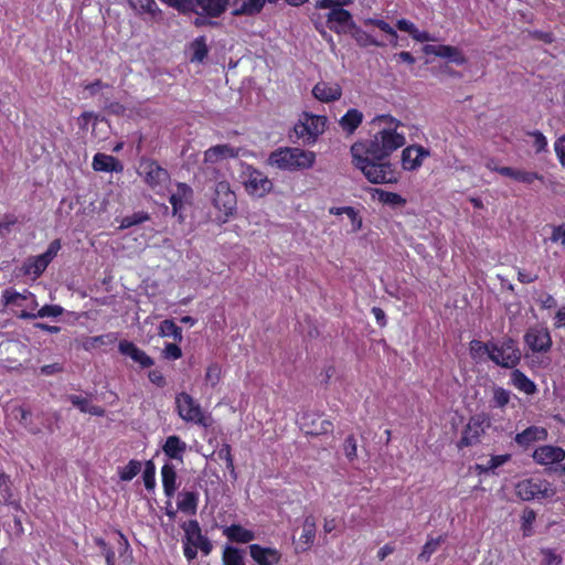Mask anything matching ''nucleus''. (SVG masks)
Masks as SVG:
<instances>
[{"label": "nucleus", "mask_w": 565, "mask_h": 565, "mask_svg": "<svg viewBox=\"0 0 565 565\" xmlns=\"http://www.w3.org/2000/svg\"><path fill=\"white\" fill-rule=\"evenodd\" d=\"M373 121L383 125V127L370 141L363 143L369 154L373 159L381 161L405 146L406 137L404 129L406 125L391 115H380Z\"/></svg>", "instance_id": "f257e3e1"}, {"label": "nucleus", "mask_w": 565, "mask_h": 565, "mask_svg": "<svg viewBox=\"0 0 565 565\" xmlns=\"http://www.w3.org/2000/svg\"><path fill=\"white\" fill-rule=\"evenodd\" d=\"M353 164L362 171L365 178L375 184L397 182V173L388 162H375L369 154L363 142H355L351 147Z\"/></svg>", "instance_id": "f03ea898"}, {"label": "nucleus", "mask_w": 565, "mask_h": 565, "mask_svg": "<svg viewBox=\"0 0 565 565\" xmlns=\"http://www.w3.org/2000/svg\"><path fill=\"white\" fill-rule=\"evenodd\" d=\"M315 161V152L297 147L278 148L267 159L269 166L285 171L310 169Z\"/></svg>", "instance_id": "7ed1b4c3"}, {"label": "nucleus", "mask_w": 565, "mask_h": 565, "mask_svg": "<svg viewBox=\"0 0 565 565\" xmlns=\"http://www.w3.org/2000/svg\"><path fill=\"white\" fill-rule=\"evenodd\" d=\"M239 180L247 194L254 198H264L273 190L271 180L249 164H242Z\"/></svg>", "instance_id": "20e7f679"}, {"label": "nucleus", "mask_w": 565, "mask_h": 565, "mask_svg": "<svg viewBox=\"0 0 565 565\" xmlns=\"http://www.w3.org/2000/svg\"><path fill=\"white\" fill-rule=\"evenodd\" d=\"M212 203L218 212L216 218L222 223L226 222L235 213L237 205L236 194L227 181H218L215 184Z\"/></svg>", "instance_id": "39448f33"}, {"label": "nucleus", "mask_w": 565, "mask_h": 565, "mask_svg": "<svg viewBox=\"0 0 565 565\" xmlns=\"http://www.w3.org/2000/svg\"><path fill=\"white\" fill-rule=\"evenodd\" d=\"M175 409L180 418L185 423H193L203 427L210 425L209 417L205 415L200 403L185 392L177 394Z\"/></svg>", "instance_id": "423d86ee"}, {"label": "nucleus", "mask_w": 565, "mask_h": 565, "mask_svg": "<svg viewBox=\"0 0 565 565\" xmlns=\"http://www.w3.org/2000/svg\"><path fill=\"white\" fill-rule=\"evenodd\" d=\"M489 359L497 365L513 369L521 360V351L512 339L501 342H491Z\"/></svg>", "instance_id": "0eeeda50"}, {"label": "nucleus", "mask_w": 565, "mask_h": 565, "mask_svg": "<svg viewBox=\"0 0 565 565\" xmlns=\"http://www.w3.org/2000/svg\"><path fill=\"white\" fill-rule=\"evenodd\" d=\"M516 495L523 501H530L540 498H552L555 490L546 480L539 478L524 479L515 486Z\"/></svg>", "instance_id": "6e6552de"}, {"label": "nucleus", "mask_w": 565, "mask_h": 565, "mask_svg": "<svg viewBox=\"0 0 565 565\" xmlns=\"http://www.w3.org/2000/svg\"><path fill=\"white\" fill-rule=\"evenodd\" d=\"M327 118L324 116L303 113L295 126V132L299 138L315 141L324 131Z\"/></svg>", "instance_id": "1a4fd4ad"}, {"label": "nucleus", "mask_w": 565, "mask_h": 565, "mask_svg": "<svg viewBox=\"0 0 565 565\" xmlns=\"http://www.w3.org/2000/svg\"><path fill=\"white\" fill-rule=\"evenodd\" d=\"M60 249V241L54 239L51 242L45 253L26 259L23 265L24 273L28 275H34V277L41 276Z\"/></svg>", "instance_id": "9d476101"}, {"label": "nucleus", "mask_w": 565, "mask_h": 565, "mask_svg": "<svg viewBox=\"0 0 565 565\" xmlns=\"http://www.w3.org/2000/svg\"><path fill=\"white\" fill-rule=\"evenodd\" d=\"M139 173L143 177L145 182L158 192L167 185L170 179L168 171L151 160L140 163Z\"/></svg>", "instance_id": "9b49d317"}, {"label": "nucleus", "mask_w": 565, "mask_h": 565, "mask_svg": "<svg viewBox=\"0 0 565 565\" xmlns=\"http://www.w3.org/2000/svg\"><path fill=\"white\" fill-rule=\"evenodd\" d=\"M524 342L532 352L546 353L551 350L552 338L547 328L534 326L526 330Z\"/></svg>", "instance_id": "f8f14e48"}, {"label": "nucleus", "mask_w": 565, "mask_h": 565, "mask_svg": "<svg viewBox=\"0 0 565 565\" xmlns=\"http://www.w3.org/2000/svg\"><path fill=\"white\" fill-rule=\"evenodd\" d=\"M430 157V151L422 145H411L403 149L401 156L402 168L405 171L418 170L424 160Z\"/></svg>", "instance_id": "ddd939ff"}, {"label": "nucleus", "mask_w": 565, "mask_h": 565, "mask_svg": "<svg viewBox=\"0 0 565 565\" xmlns=\"http://www.w3.org/2000/svg\"><path fill=\"white\" fill-rule=\"evenodd\" d=\"M182 529L184 531L185 542H188V544H191L194 547H199L205 555L211 553L213 547L212 543L205 535L202 534L200 524L196 520L184 522Z\"/></svg>", "instance_id": "4468645a"}, {"label": "nucleus", "mask_w": 565, "mask_h": 565, "mask_svg": "<svg viewBox=\"0 0 565 565\" xmlns=\"http://www.w3.org/2000/svg\"><path fill=\"white\" fill-rule=\"evenodd\" d=\"M330 30L338 34H344L355 29L351 13L343 8H333L327 15Z\"/></svg>", "instance_id": "2eb2a0df"}, {"label": "nucleus", "mask_w": 565, "mask_h": 565, "mask_svg": "<svg viewBox=\"0 0 565 565\" xmlns=\"http://www.w3.org/2000/svg\"><path fill=\"white\" fill-rule=\"evenodd\" d=\"M490 426L487 416L479 414L472 416L467 424L463 436L460 440L461 446H471L479 441L480 436L484 433L486 428Z\"/></svg>", "instance_id": "dca6fc26"}, {"label": "nucleus", "mask_w": 565, "mask_h": 565, "mask_svg": "<svg viewBox=\"0 0 565 565\" xmlns=\"http://www.w3.org/2000/svg\"><path fill=\"white\" fill-rule=\"evenodd\" d=\"M533 460L541 466L561 462L565 459V450L562 447L544 445L533 452Z\"/></svg>", "instance_id": "f3484780"}, {"label": "nucleus", "mask_w": 565, "mask_h": 565, "mask_svg": "<svg viewBox=\"0 0 565 565\" xmlns=\"http://www.w3.org/2000/svg\"><path fill=\"white\" fill-rule=\"evenodd\" d=\"M248 548L250 557L257 565H277L281 559V553L277 548L259 544H250Z\"/></svg>", "instance_id": "a211bd4d"}, {"label": "nucleus", "mask_w": 565, "mask_h": 565, "mask_svg": "<svg viewBox=\"0 0 565 565\" xmlns=\"http://www.w3.org/2000/svg\"><path fill=\"white\" fill-rule=\"evenodd\" d=\"M118 350L122 355L130 358L134 362L138 363L142 369L150 367L154 364L152 358H150L143 350L139 349L135 343L130 341H120Z\"/></svg>", "instance_id": "6ab92c4d"}, {"label": "nucleus", "mask_w": 565, "mask_h": 565, "mask_svg": "<svg viewBox=\"0 0 565 565\" xmlns=\"http://www.w3.org/2000/svg\"><path fill=\"white\" fill-rule=\"evenodd\" d=\"M238 153L239 149L230 145L213 146L204 151V162L218 163L231 158H236Z\"/></svg>", "instance_id": "aec40b11"}, {"label": "nucleus", "mask_w": 565, "mask_h": 565, "mask_svg": "<svg viewBox=\"0 0 565 565\" xmlns=\"http://www.w3.org/2000/svg\"><path fill=\"white\" fill-rule=\"evenodd\" d=\"M317 533V523L313 515H307L302 523V532L299 536L297 551H308L315 543Z\"/></svg>", "instance_id": "412c9836"}, {"label": "nucleus", "mask_w": 565, "mask_h": 565, "mask_svg": "<svg viewBox=\"0 0 565 565\" xmlns=\"http://www.w3.org/2000/svg\"><path fill=\"white\" fill-rule=\"evenodd\" d=\"M3 299L6 305H10L13 307H23L24 301L28 302L25 307L34 310L38 307L36 299L33 294L28 290L23 292H18L15 290L7 289L3 291Z\"/></svg>", "instance_id": "4be33fe9"}, {"label": "nucleus", "mask_w": 565, "mask_h": 565, "mask_svg": "<svg viewBox=\"0 0 565 565\" xmlns=\"http://www.w3.org/2000/svg\"><path fill=\"white\" fill-rule=\"evenodd\" d=\"M312 94L317 99L329 103L338 100L341 97L342 90L338 84L320 82L313 86Z\"/></svg>", "instance_id": "5701e85b"}, {"label": "nucleus", "mask_w": 565, "mask_h": 565, "mask_svg": "<svg viewBox=\"0 0 565 565\" xmlns=\"http://www.w3.org/2000/svg\"><path fill=\"white\" fill-rule=\"evenodd\" d=\"M547 430L544 427L531 426L519 433L514 440L522 447H529L535 441H543L547 438Z\"/></svg>", "instance_id": "b1692460"}, {"label": "nucleus", "mask_w": 565, "mask_h": 565, "mask_svg": "<svg viewBox=\"0 0 565 565\" xmlns=\"http://www.w3.org/2000/svg\"><path fill=\"white\" fill-rule=\"evenodd\" d=\"M266 0H235L232 14L254 17L262 12Z\"/></svg>", "instance_id": "393cba45"}, {"label": "nucleus", "mask_w": 565, "mask_h": 565, "mask_svg": "<svg viewBox=\"0 0 565 565\" xmlns=\"http://www.w3.org/2000/svg\"><path fill=\"white\" fill-rule=\"evenodd\" d=\"M93 169L100 172H121L122 164L118 159L105 153H96L93 158Z\"/></svg>", "instance_id": "a878e982"}, {"label": "nucleus", "mask_w": 565, "mask_h": 565, "mask_svg": "<svg viewBox=\"0 0 565 565\" xmlns=\"http://www.w3.org/2000/svg\"><path fill=\"white\" fill-rule=\"evenodd\" d=\"M223 534L232 542L249 543L255 540V533L239 524H232L223 529Z\"/></svg>", "instance_id": "bb28decb"}, {"label": "nucleus", "mask_w": 565, "mask_h": 565, "mask_svg": "<svg viewBox=\"0 0 565 565\" xmlns=\"http://www.w3.org/2000/svg\"><path fill=\"white\" fill-rule=\"evenodd\" d=\"M162 450L169 458L182 460L186 444L179 436L172 435L166 439Z\"/></svg>", "instance_id": "cd10ccee"}, {"label": "nucleus", "mask_w": 565, "mask_h": 565, "mask_svg": "<svg viewBox=\"0 0 565 565\" xmlns=\"http://www.w3.org/2000/svg\"><path fill=\"white\" fill-rule=\"evenodd\" d=\"M199 502V494L193 491H182L178 495V509L186 514L193 515L196 513Z\"/></svg>", "instance_id": "c85d7f7f"}, {"label": "nucleus", "mask_w": 565, "mask_h": 565, "mask_svg": "<svg viewBox=\"0 0 565 565\" xmlns=\"http://www.w3.org/2000/svg\"><path fill=\"white\" fill-rule=\"evenodd\" d=\"M192 196V189L185 183H178L177 190L170 196V203L173 209V213L177 214L184 203L189 202Z\"/></svg>", "instance_id": "c756f323"}, {"label": "nucleus", "mask_w": 565, "mask_h": 565, "mask_svg": "<svg viewBox=\"0 0 565 565\" xmlns=\"http://www.w3.org/2000/svg\"><path fill=\"white\" fill-rule=\"evenodd\" d=\"M161 478L164 494L168 498L173 497L177 490V472L173 465L166 463L161 468Z\"/></svg>", "instance_id": "7c9ffc66"}, {"label": "nucleus", "mask_w": 565, "mask_h": 565, "mask_svg": "<svg viewBox=\"0 0 565 565\" xmlns=\"http://www.w3.org/2000/svg\"><path fill=\"white\" fill-rule=\"evenodd\" d=\"M64 309L58 305H45L36 312H30L26 310H21L18 315L21 319H35V318H55L63 315Z\"/></svg>", "instance_id": "2f4dec72"}, {"label": "nucleus", "mask_w": 565, "mask_h": 565, "mask_svg": "<svg viewBox=\"0 0 565 565\" xmlns=\"http://www.w3.org/2000/svg\"><path fill=\"white\" fill-rule=\"evenodd\" d=\"M511 383L520 392H523L527 395H533L537 391L535 383L520 370L512 371Z\"/></svg>", "instance_id": "473e14b6"}, {"label": "nucleus", "mask_w": 565, "mask_h": 565, "mask_svg": "<svg viewBox=\"0 0 565 565\" xmlns=\"http://www.w3.org/2000/svg\"><path fill=\"white\" fill-rule=\"evenodd\" d=\"M230 0H199V9L210 18H217L225 12Z\"/></svg>", "instance_id": "72a5a7b5"}, {"label": "nucleus", "mask_w": 565, "mask_h": 565, "mask_svg": "<svg viewBox=\"0 0 565 565\" xmlns=\"http://www.w3.org/2000/svg\"><path fill=\"white\" fill-rule=\"evenodd\" d=\"M363 120V114L355 109H349L340 119L341 128L348 134L354 132V130L361 125Z\"/></svg>", "instance_id": "f704fd0d"}, {"label": "nucleus", "mask_w": 565, "mask_h": 565, "mask_svg": "<svg viewBox=\"0 0 565 565\" xmlns=\"http://www.w3.org/2000/svg\"><path fill=\"white\" fill-rule=\"evenodd\" d=\"M158 334L162 338H172L175 341H182V330L173 320H163L159 326Z\"/></svg>", "instance_id": "c9c22d12"}, {"label": "nucleus", "mask_w": 565, "mask_h": 565, "mask_svg": "<svg viewBox=\"0 0 565 565\" xmlns=\"http://www.w3.org/2000/svg\"><path fill=\"white\" fill-rule=\"evenodd\" d=\"M438 56L447 58L458 65H462L466 62L465 56L459 49L451 45H439Z\"/></svg>", "instance_id": "e433bc0d"}, {"label": "nucleus", "mask_w": 565, "mask_h": 565, "mask_svg": "<svg viewBox=\"0 0 565 565\" xmlns=\"http://www.w3.org/2000/svg\"><path fill=\"white\" fill-rule=\"evenodd\" d=\"M352 31H353V33H352L353 39L362 47H366V46H383L384 45L383 42L377 41L371 34H369L367 32H365L362 29L358 28L356 25H355V29H353Z\"/></svg>", "instance_id": "4c0bfd02"}, {"label": "nucleus", "mask_w": 565, "mask_h": 565, "mask_svg": "<svg viewBox=\"0 0 565 565\" xmlns=\"http://www.w3.org/2000/svg\"><path fill=\"white\" fill-rule=\"evenodd\" d=\"M222 561L224 565H245L243 553L233 546L223 550Z\"/></svg>", "instance_id": "58836bf2"}, {"label": "nucleus", "mask_w": 565, "mask_h": 565, "mask_svg": "<svg viewBox=\"0 0 565 565\" xmlns=\"http://www.w3.org/2000/svg\"><path fill=\"white\" fill-rule=\"evenodd\" d=\"M443 542L444 536L429 539L423 546V550L418 555V559L422 562H428L430 556L438 550Z\"/></svg>", "instance_id": "ea45409f"}, {"label": "nucleus", "mask_w": 565, "mask_h": 565, "mask_svg": "<svg viewBox=\"0 0 565 565\" xmlns=\"http://www.w3.org/2000/svg\"><path fill=\"white\" fill-rule=\"evenodd\" d=\"M527 137L531 139L529 142H531L536 153L547 151V139L541 131H530L527 132Z\"/></svg>", "instance_id": "a19ab883"}, {"label": "nucleus", "mask_w": 565, "mask_h": 565, "mask_svg": "<svg viewBox=\"0 0 565 565\" xmlns=\"http://www.w3.org/2000/svg\"><path fill=\"white\" fill-rule=\"evenodd\" d=\"M141 470V462L138 460H130L119 472L122 481L132 480Z\"/></svg>", "instance_id": "79ce46f5"}, {"label": "nucleus", "mask_w": 565, "mask_h": 565, "mask_svg": "<svg viewBox=\"0 0 565 565\" xmlns=\"http://www.w3.org/2000/svg\"><path fill=\"white\" fill-rule=\"evenodd\" d=\"M330 212L331 213H335V214H341V213L347 214L348 217L351 221V225H352V231L353 232L359 231L361 228V226H362L361 217H359L356 211L353 207H351V206H345V207L337 209L335 211L332 209Z\"/></svg>", "instance_id": "37998d69"}, {"label": "nucleus", "mask_w": 565, "mask_h": 565, "mask_svg": "<svg viewBox=\"0 0 565 565\" xmlns=\"http://www.w3.org/2000/svg\"><path fill=\"white\" fill-rule=\"evenodd\" d=\"M145 487L148 490H153L156 487V467L152 461H147L142 473Z\"/></svg>", "instance_id": "c03bdc74"}, {"label": "nucleus", "mask_w": 565, "mask_h": 565, "mask_svg": "<svg viewBox=\"0 0 565 565\" xmlns=\"http://www.w3.org/2000/svg\"><path fill=\"white\" fill-rule=\"evenodd\" d=\"M376 192L379 194L380 200L383 203H386L390 205H404L406 203V200L397 193L387 192V191H383V190H377Z\"/></svg>", "instance_id": "a18cd8bd"}, {"label": "nucleus", "mask_w": 565, "mask_h": 565, "mask_svg": "<svg viewBox=\"0 0 565 565\" xmlns=\"http://www.w3.org/2000/svg\"><path fill=\"white\" fill-rule=\"evenodd\" d=\"M343 451L349 461H354L358 458V444L352 435L344 440Z\"/></svg>", "instance_id": "49530a36"}, {"label": "nucleus", "mask_w": 565, "mask_h": 565, "mask_svg": "<svg viewBox=\"0 0 565 565\" xmlns=\"http://www.w3.org/2000/svg\"><path fill=\"white\" fill-rule=\"evenodd\" d=\"M363 23L365 25H374V26L379 28L381 31H383L384 33H386L390 36H395L396 35V31L387 22H385L384 20L374 19V18H367V19H364Z\"/></svg>", "instance_id": "de8ad7c7"}, {"label": "nucleus", "mask_w": 565, "mask_h": 565, "mask_svg": "<svg viewBox=\"0 0 565 565\" xmlns=\"http://www.w3.org/2000/svg\"><path fill=\"white\" fill-rule=\"evenodd\" d=\"M543 181V175L534 172V171H526V170H518L516 181L524 183V184H532L534 181Z\"/></svg>", "instance_id": "09e8293b"}, {"label": "nucleus", "mask_w": 565, "mask_h": 565, "mask_svg": "<svg viewBox=\"0 0 565 565\" xmlns=\"http://www.w3.org/2000/svg\"><path fill=\"white\" fill-rule=\"evenodd\" d=\"M199 0H178L174 9L182 13L195 12L199 14Z\"/></svg>", "instance_id": "8fccbe9b"}, {"label": "nucleus", "mask_w": 565, "mask_h": 565, "mask_svg": "<svg viewBox=\"0 0 565 565\" xmlns=\"http://www.w3.org/2000/svg\"><path fill=\"white\" fill-rule=\"evenodd\" d=\"M541 555H542V561H541L542 565H561V563H562V557L551 548H543L541 551Z\"/></svg>", "instance_id": "3c124183"}, {"label": "nucleus", "mask_w": 565, "mask_h": 565, "mask_svg": "<svg viewBox=\"0 0 565 565\" xmlns=\"http://www.w3.org/2000/svg\"><path fill=\"white\" fill-rule=\"evenodd\" d=\"M221 380V367L217 364H212L207 367L205 373V381L212 387L216 386Z\"/></svg>", "instance_id": "603ef678"}, {"label": "nucleus", "mask_w": 565, "mask_h": 565, "mask_svg": "<svg viewBox=\"0 0 565 565\" xmlns=\"http://www.w3.org/2000/svg\"><path fill=\"white\" fill-rule=\"evenodd\" d=\"M313 427L312 428H308L306 430L307 434H310V435H321V434H327L329 431L332 430V423L327 420V419H321L319 418V425H316V423L313 422L312 423Z\"/></svg>", "instance_id": "864d4df0"}, {"label": "nucleus", "mask_w": 565, "mask_h": 565, "mask_svg": "<svg viewBox=\"0 0 565 565\" xmlns=\"http://www.w3.org/2000/svg\"><path fill=\"white\" fill-rule=\"evenodd\" d=\"M490 345L491 343H482L481 341L472 340L470 342V353L472 358L481 356L484 353L490 355Z\"/></svg>", "instance_id": "5fc2aeb1"}, {"label": "nucleus", "mask_w": 565, "mask_h": 565, "mask_svg": "<svg viewBox=\"0 0 565 565\" xmlns=\"http://www.w3.org/2000/svg\"><path fill=\"white\" fill-rule=\"evenodd\" d=\"M193 60H196L199 62L203 61L207 55V47L205 45L204 39L200 38L196 39L193 43Z\"/></svg>", "instance_id": "6e6d98bb"}, {"label": "nucleus", "mask_w": 565, "mask_h": 565, "mask_svg": "<svg viewBox=\"0 0 565 565\" xmlns=\"http://www.w3.org/2000/svg\"><path fill=\"white\" fill-rule=\"evenodd\" d=\"M148 220V214L146 213H137L131 216H126L122 218L120 227L119 228H128L136 224L142 223L143 221Z\"/></svg>", "instance_id": "4d7b16f0"}, {"label": "nucleus", "mask_w": 565, "mask_h": 565, "mask_svg": "<svg viewBox=\"0 0 565 565\" xmlns=\"http://www.w3.org/2000/svg\"><path fill=\"white\" fill-rule=\"evenodd\" d=\"M162 356L167 360H178L182 356V350L174 343H167L162 351Z\"/></svg>", "instance_id": "13d9d810"}, {"label": "nucleus", "mask_w": 565, "mask_h": 565, "mask_svg": "<svg viewBox=\"0 0 565 565\" xmlns=\"http://www.w3.org/2000/svg\"><path fill=\"white\" fill-rule=\"evenodd\" d=\"M510 459L509 455H500L491 457L483 466L484 471H494L498 467L502 466Z\"/></svg>", "instance_id": "bf43d9fd"}, {"label": "nucleus", "mask_w": 565, "mask_h": 565, "mask_svg": "<svg viewBox=\"0 0 565 565\" xmlns=\"http://www.w3.org/2000/svg\"><path fill=\"white\" fill-rule=\"evenodd\" d=\"M493 401L498 407L505 406L510 401V392L502 387L494 388Z\"/></svg>", "instance_id": "052dcab7"}, {"label": "nucleus", "mask_w": 565, "mask_h": 565, "mask_svg": "<svg viewBox=\"0 0 565 565\" xmlns=\"http://www.w3.org/2000/svg\"><path fill=\"white\" fill-rule=\"evenodd\" d=\"M67 399L72 403L73 406L78 408L82 413L87 414V411L90 403L86 397L79 395H68Z\"/></svg>", "instance_id": "680f3d73"}, {"label": "nucleus", "mask_w": 565, "mask_h": 565, "mask_svg": "<svg viewBox=\"0 0 565 565\" xmlns=\"http://www.w3.org/2000/svg\"><path fill=\"white\" fill-rule=\"evenodd\" d=\"M12 416L14 419L19 420L20 424L26 427L31 412L22 406H15L12 408Z\"/></svg>", "instance_id": "e2e57ef3"}, {"label": "nucleus", "mask_w": 565, "mask_h": 565, "mask_svg": "<svg viewBox=\"0 0 565 565\" xmlns=\"http://www.w3.org/2000/svg\"><path fill=\"white\" fill-rule=\"evenodd\" d=\"M0 493L4 501L11 498L10 479L8 476L0 472Z\"/></svg>", "instance_id": "0e129e2a"}, {"label": "nucleus", "mask_w": 565, "mask_h": 565, "mask_svg": "<svg viewBox=\"0 0 565 565\" xmlns=\"http://www.w3.org/2000/svg\"><path fill=\"white\" fill-rule=\"evenodd\" d=\"M554 150L561 164L565 168V135L554 142Z\"/></svg>", "instance_id": "69168bd1"}, {"label": "nucleus", "mask_w": 565, "mask_h": 565, "mask_svg": "<svg viewBox=\"0 0 565 565\" xmlns=\"http://www.w3.org/2000/svg\"><path fill=\"white\" fill-rule=\"evenodd\" d=\"M551 241L554 243H561V245L565 248V227L555 226L551 235Z\"/></svg>", "instance_id": "338daca9"}, {"label": "nucleus", "mask_w": 565, "mask_h": 565, "mask_svg": "<svg viewBox=\"0 0 565 565\" xmlns=\"http://www.w3.org/2000/svg\"><path fill=\"white\" fill-rule=\"evenodd\" d=\"M137 6L148 13H154L157 11V4L154 0H134Z\"/></svg>", "instance_id": "774afa93"}]
</instances>
